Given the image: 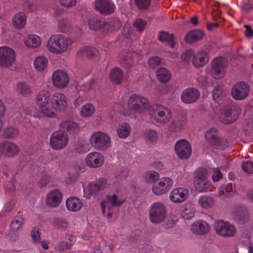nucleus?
<instances>
[{
  "label": "nucleus",
  "instance_id": "nucleus-57",
  "mask_svg": "<svg viewBox=\"0 0 253 253\" xmlns=\"http://www.w3.org/2000/svg\"><path fill=\"white\" fill-rule=\"evenodd\" d=\"M241 167L245 172L249 173H253V163L252 162L249 161L243 162Z\"/></svg>",
  "mask_w": 253,
  "mask_h": 253
},
{
  "label": "nucleus",
  "instance_id": "nucleus-45",
  "mask_svg": "<svg viewBox=\"0 0 253 253\" xmlns=\"http://www.w3.org/2000/svg\"><path fill=\"white\" fill-rule=\"evenodd\" d=\"M195 210L191 205H187L182 211V216L186 219H190L194 215Z\"/></svg>",
  "mask_w": 253,
  "mask_h": 253
},
{
  "label": "nucleus",
  "instance_id": "nucleus-50",
  "mask_svg": "<svg viewBox=\"0 0 253 253\" xmlns=\"http://www.w3.org/2000/svg\"><path fill=\"white\" fill-rule=\"evenodd\" d=\"M133 64V60L131 53H127L122 59L121 62L122 66L123 67L127 68L130 67Z\"/></svg>",
  "mask_w": 253,
  "mask_h": 253
},
{
  "label": "nucleus",
  "instance_id": "nucleus-48",
  "mask_svg": "<svg viewBox=\"0 0 253 253\" xmlns=\"http://www.w3.org/2000/svg\"><path fill=\"white\" fill-rule=\"evenodd\" d=\"M18 134V129L14 127H8L5 129L4 135L7 138H14Z\"/></svg>",
  "mask_w": 253,
  "mask_h": 253
},
{
  "label": "nucleus",
  "instance_id": "nucleus-14",
  "mask_svg": "<svg viewBox=\"0 0 253 253\" xmlns=\"http://www.w3.org/2000/svg\"><path fill=\"white\" fill-rule=\"evenodd\" d=\"M175 150L177 156L181 160L187 159L192 153L190 144L185 139H181L176 142Z\"/></svg>",
  "mask_w": 253,
  "mask_h": 253
},
{
  "label": "nucleus",
  "instance_id": "nucleus-4",
  "mask_svg": "<svg viewBox=\"0 0 253 253\" xmlns=\"http://www.w3.org/2000/svg\"><path fill=\"white\" fill-rule=\"evenodd\" d=\"M167 216V209L164 205L159 202L154 203L149 210V218L154 223H160Z\"/></svg>",
  "mask_w": 253,
  "mask_h": 253
},
{
  "label": "nucleus",
  "instance_id": "nucleus-39",
  "mask_svg": "<svg viewBox=\"0 0 253 253\" xmlns=\"http://www.w3.org/2000/svg\"><path fill=\"white\" fill-rule=\"evenodd\" d=\"M41 43L39 37L36 35H30L25 41L26 45L30 47L35 48L39 47Z\"/></svg>",
  "mask_w": 253,
  "mask_h": 253
},
{
  "label": "nucleus",
  "instance_id": "nucleus-10",
  "mask_svg": "<svg viewBox=\"0 0 253 253\" xmlns=\"http://www.w3.org/2000/svg\"><path fill=\"white\" fill-rule=\"evenodd\" d=\"M205 137L208 143L216 149L223 150L227 146L226 139L219 137L214 128L208 130Z\"/></svg>",
  "mask_w": 253,
  "mask_h": 253
},
{
  "label": "nucleus",
  "instance_id": "nucleus-21",
  "mask_svg": "<svg viewBox=\"0 0 253 253\" xmlns=\"http://www.w3.org/2000/svg\"><path fill=\"white\" fill-rule=\"evenodd\" d=\"M94 7L102 15H109L114 12V4L110 0H96Z\"/></svg>",
  "mask_w": 253,
  "mask_h": 253
},
{
  "label": "nucleus",
  "instance_id": "nucleus-51",
  "mask_svg": "<svg viewBox=\"0 0 253 253\" xmlns=\"http://www.w3.org/2000/svg\"><path fill=\"white\" fill-rule=\"evenodd\" d=\"M68 225L67 221L63 218H56L53 222V226L58 229L65 228Z\"/></svg>",
  "mask_w": 253,
  "mask_h": 253
},
{
  "label": "nucleus",
  "instance_id": "nucleus-49",
  "mask_svg": "<svg viewBox=\"0 0 253 253\" xmlns=\"http://www.w3.org/2000/svg\"><path fill=\"white\" fill-rule=\"evenodd\" d=\"M145 135L147 141L149 142H154L157 141L158 135L156 131L153 129L146 130L145 132Z\"/></svg>",
  "mask_w": 253,
  "mask_h": 253
},
{
  "label": "nucleus",
  "instance_id": "nucleus-43",
  "mask_svg": "<svg viewBox=\"0 0 253 253\" xmlns=\"http://www.w3.org/2000/svg\"><path fill=\"white\" fill-rule=\"evenodd\" d=\"M95 111L93 105L90 103L83 106L81 110V114L83 117L91 116Z\"/></svg>",
  "mask_w": 253,
  "mask_h": 253
},
{
  "label": "nucleus",
  "instance_id": "nucleus-16",
  "mask_svg": "<svg viewBox=\"0 0 253 253\" xmlns=\"http://www.w3.org/2000/svg\"><path fill=\"white\" fill-rule=\"evenodd\" d=\"M173 183V180L170 178L163 177L160 181L153 186L152 191L157 195L164 194L171 188Z\"/></svg>",
  "mask_w": 253,
  "mask_h": 253
},
{
  "label": "nucleus",
  "instance_id": "nucleus-20",
  "mask_svg": "<svg viewBox=\"0 0 253 253\" xmlns=\"http://www.w3.org/2000/svg\"><path fill=\"white\" fill-rule=\"evenodd\" d=\"M189 195L188 190L183 187L176 188L170 193L169 199L174 203H180L184 201Z\"/></svg>",
  "mask_w": 253,
  "mask_h": 253
},
{
  "label": "nucleus",
  "instance_id": "nucleus-5",
  "mask_svg": "<svg viewBox=\"0 0 253 253\" xmlns=\"http://www.w3.org/2000/svg\"><path fill=\"white\" fill-rule=\"evenodd\" d=\"M91 145L98 150H104L108 148L111 144L109 136L102 132L93 133L90 137Z\"/></svg>",
  "mask_w": 253,
  "mask_h": 253
},
{
  "label": "nucleus",
  "instance_id": "nucleus-36",
  "mask_svg": "<svg viewBox=\"0 0 253 253\" xmlns=\"http://www.w3.org/2000/svg\"><path fill=\"white\" fill-rule=\"evenodd\" d=\"M13 26L17 29H22L26 24V16L24 13L16 14L13 18Z\"/></svg>",
  "mask_w": 253,
  "mask_h": 253
},
{
  "label": "nucleus",
  "instance_id": "nucleus-61",
  "mask_svg": "<svg viewBox=\"0 0 253 253\" xmlns=\"http://www.w3.org/2000/svg\"><path fill=\"white\" fill-rule=\"evenodd\" d=\"M31 236L34 243L38 244L41 241V233L39 230H36V228H33L31 231Z\"/></svg>",
  "mask_w": 253,
  "mask_h": 253
},
{
  "label": "nucleus",
  "instance_id": "nucleus-24",
  "mask_svg": "<svg viewBox=\"0 0 253 253\" xmlns=\"http://www.w3.org/2000/svg\"><path fill=\"white\" fill-rule=\"evenodd\" d=\"M86 164L90 167H100L104 162L102 155L98 152H92L86 156Z\"/></svg>",
  "mask_w": 253,
  "mask_h": 253
},
{
  "label": "nucleus",
  "instance_id": "nucleus-60",
  "mask_svg": "<svg viewBox=\"0 0 253 253\" xmlns=\"http://www.w3.org/2000/svg\"><path fill=\"white\" fill-rule=\"evenodd\" d=\"M73 245L72 243L61 242L56 245V248L59 252H61L66 250L71 249Z\"/></svg>",
  "mask_w": 253,
  "mask_h": 253
},
{
  "label": "nucleus",
  "instance_id": "nucleus-41",
  "mask_svg": "<svg viewBox=\"0 0 253 253\" xmlns=\"http://www.w3.org/2000/svg\"><path fill=\"white\" fill-rule=\"evenodd\" d=\"M213 199L208 196H202L198 200L199 205L205 209L211 208L213 205Z\"/></svg>",
  "mask_w": 253,
  "mask_h": 253
},
{
  "label": "nucleus",
  "instance_id": "nucleus-62",
  "mask_svg": "<svg viewBox=\"0 0 253 253\" xmlns=\"http://www.w3.org/2000/svg\"><path fill=\"white\" fill-rule=\"evenodd\" d=\"M222 88L220 85H216L212 90V96L213 99L216 101L217 100L222 93Z\"/></svg>",
  "mask_w": 253,
  "mask_h": 253
},
{
  "label": "nucleus",
  "instance_id": "nucleus-64",
  "mask_svg": "<svg viewBox=\"0 0 253 253\" xmlns=\"http://www.w3.org/2000/svg\"><path fill=\"white\" fill-rule=\"evenodd\" d=\"M107 198L111 202L112 205L114 207L121 206L123 204L120 200L118 199L117 196L115 194L111 197L107 196Z\"/></svg>",
  "mask_w": 253,
  "mask_h": 253
},
{
  "label": "nucleus",
  "instance_id": "nucleus-40",
  "mask_svg": "<svg viewBox=\"0 0 253 253\" xmlns=\"http://www.w3.org/2000/svg\"><path fill=\"white\" fill-rule=\"evenodd\" d=\"M17 90L19 93L23 96H27L32 93L30 86L25 82H20L18 84Z\"/></svg>",
  "mask_w": 253,
  "mask_h": 253
},
{
  "label": "nucleus",
  "instance_id": "nucleus-23",
  "mask_svg": "<svg viewBox=\"0 0 253 253\" xmlns=\"http://www.w3.org/2000/svg\"><path fill=\"white\" fill-rule=\"evenodd\" d=\"M62 194L58 189H55L49 192L46 197L47 205L50 207L55 208L61 202Z\"/></svg>",
  "mask_w": 253,
  "mask_h": 253
},
{
  "label": "nucleus",
  "instance_id": "nucleus-33",
  "mask_svg": "<svg viewBox=\"0 0 253 253\" xmlns=\"http://www.w3.org/2000/svg\"><path fill=\"white\" fill-rule=\"evenodd\" d=\"M235 218L240 224H244L248 220V213L244 208L239 207L235 212Z\"/></svg>",
  "mask_w": 253,
  "mask_h": 253
},
{
  "label": "nucleus",
  "instance_id": "nucleus-27",
  "mask_svg": "<svg viewBox=\"0 0 253 253\" xmlns=\"http://www.w3.org/2000/svg\"><path fill=\"white\" fill-rule=\"evenodd\" d=\"M107 185V181L104 178H100L96 181L93 182L88 185V191L91 195L98 193L102 190Z\"/></svg>",
  "mask_w": 253,
  "mask_h": 253
},
{
  "label": "nucleus",
  "instance_id": "nucleus-38",
  "mask_svg": "<svg viewBox=\"0 0 253 253\" xmlns=\"http://www.w3.org/2000/svg\"><path fill=\"white\" fill-rule=\"evenodd\" d=\"M123 77V73L120 68L112 69L110 73V78L112 81L116 84L121 83Z\"/></svg>",
  "mask_w": 253,
  "mask_h": 253
},
{
  "label": "nucleus",
  "instance_id": "nucleus-9",
  "mask_svg": "<svg viewBox=\"0 0 253 253\" xmlns=\"http://www.w3.org/2000/svg\"><path fill=\"white\" fill-rule=\"evenodd\" d=\"M205 137L208 143L216 149L223 150L227 146L226 139L219 137L214 128L208 130Z\"/></svg>",
  "mask_w": 253,
  "mask_h": 253
},
{
  "label": "nucleus",
  "instance_id": "nucleus-56",
  "mask_svg": "<svg viewBox=\"0 0 253 253\" xmlns=\"http://www.w3.org/2000/svg\"><path fill=\"white\" fill-rule=\"evenodd\" d=\"M59 28L63 33H66L70 29V23L68 19H63L59 22Z\"/></svg>",
  "mask_w": 253,
  "mask_h": 253
},
{
  "label": "nucleus",
  "instance_id": "nucleus-3",
  "mask_svg": "<svg viewBox=\"0 0 253 253\" xmlns=\"http://www.w3.org/2000/svg\"><path fill=\"white\" fill-rule=\"evenodd\" d=\"M68 42L67 38L62 35L52 36L49 39L47 47L52 52L59 54L65 51L68 47Z\"/></svg>",
  "mask_w": 253,
  "mask_h": 253
},
{
  "label": "nucleus",
  "instance_id": "nucleus-18",
  "mask_svg": "<svg viewBox=\"0 0 253 253\" xmlns=\"http://www.w3.org/2000/svg\"><path fill=\"white\" fill-rule=\"evenodd\" d=\"M52 79L54 85L60 88L66 87L69 81L67 73L65 71L60 70H58L53 73Z\"/></svg>",
  "mask_w": 253,
  "mask_h": 253
},
{
  "label": "nucleus",
  "instance_id": "nucleus-32",
  "mask_svg": "<svg viewBox=\"0 0 253 253\" xmlns=\"http://www.w3.org/2000/svg\"><path fill=\"white\" fill-rule=\"evenodd\" d=\"M219 190L221 194L226 197L233 196L236 191L234 184L232 183L222 184Z\"/></svg>",
  "mask_w": 253,
  "mask_h": 253
},
{
  "label": "nucleus",
  "instance_id": "nucleus-26",
  "mask_svg": "<svg viewBox=\"0 0 253 253\" xmlns=\"http://www.w3.org/2000/svg\"><path fill=\"white\" fill-rule=\"evenodd\" d=\"M205 35L204 32L199 29L189 31L185 36L184 41L186 43H193L201 40Z\"/></svg>",
  "mask_w": 253,
  "mask_h": 253
},
{
  "label": "nucleus",
  "instance_id": "nucleus-11",
  "mask_svg": "<svg viewBox=\"0 0 253 253\" xmlns=\"http://www.w3.org/2000/svg\"><path fill=\"white\" fill-rule=\"evenodd\" d=\"M226 61L222 57L214 58L211 62V76L215 79L222 78L226 73Z\"/></svg>",
  "mask_w": 253,
  "mask_h": 253
},
{
  "label": "nucleus",
  "instance_id": "nucleus-12",
  "mask_svg": "<svg viewBox=\"0 0 253 253\" xmlns=\"http://www.w3.org/2000/svg\"><path fill=\"white\" fill-rule=\"evenodd\" d=\"M239 109L233 104H228L225 108L224 113L220 117V121L224 124H230L234 122L238 118Z\"/></svg>",
  "mask_w": 253,
  "mask_h": 253
},
{
  "label": "nucleus",
  "instance_id": "nucleus-35",
  "mask_svg": "<svg viewBox=\"0 0 253 253\" xmlns=\"http://www.w3.org/2000/svg\"><path fill=\"white\" fill-rule=\"evenodd\" d=\"M158 79L162 83H166L169 80L171 77L170 72L166 68H160L156 71Z\"/></svg>",
  "mask_w": 253,
  "mask_h": 253
},
{
  "label": "nucleus",
  "instance_id": "nucleus-15",
  "mask_svg": "<svg viewBox=\"0 0 253 253\" xmlns=\"http://www.w3.org/2000/svg\"><path fill=\"white\" fill-rule=\"evenodd\" d=\"M250 86L245 83L240 82L233 85L231 90V95L236 100H243L248 95Z\"/></svg>",
  "mask_w": 253,
  "mask_h": 253
},
{
  "label": "nucleus",
  "instance_id": "nucleus-63",
  "mask_svg": "<svg viewBox=\"0 0 253 253\" xmlns=\"http://www.w3.org/2000/svg\"><path fill=\"white\" fill-rule=\"evenodd\" d=\"M182 127V122L179 120H173L170 126L171 129L174 131L180 130Z\"/></svg>",
  "mask_w": 253,
  "mask_h": 253
},
{
  "label": "nucleus",
  "instance_id": "nucleus-37",
  "mask_svg": "<svg viewBox=\"0 0 253 253\" xmlns=\"http://www.w3.org/2000/svg\"><path fill=\"white\" fill-rule=\"evenodd\" d=\"M130 127L129 125L123 123L120 125L117 129V133L119 137L121 138H126L130 134Z\"/></svg>",
  "mask_w": 253,
  "mask_h": 253
},
{
  "label": "nucleus",
  "instance_id": "nucleus-28",
  "mask_svg": "<svg viewBox=\"0 0 253 253\" xmlns=\"http://www.w3.org/2000/svg\"><path fill=\"white\" fill-rule=\"evenodd\" d=\"M61 130L64 131L69 132L70 134H75L78 133L80 130L79 125L73 121H66L60 125Z\"/></svg>",
  "mask_w": 253,
  "mask_h": 253
},
{
  "label": "nucleus",
  "instance_id": "nucleus-55",
  "mask_svg": "<svg viewBox=\"0 0 253 253\" xmlns=\"http://www.w3.org/2000/svg\"><path fill=\"white\" fill-rule=\"evenodd\" d=\"M147 25V22L141 18L137 19L133 23V25L139 32L143 31Z\"/></svg>",
  "mask_w": 253,
  "mask_h": 253
},
{
  "label": "nucleus",
  "instance_id": "nucleus-53",
  "mask_svg": "<svg viewBox=\"0 0 253 253\" xmlns=\"http://www.w3.org/2000/svg\"><path fill=\"white\" fill-rule=\"evenodd\" d=\"M146 176L147 180L150 183L155 182L160 178L159 174L155 171H149Z\"/></svg>",
  "mask_w": 253,
  "mask_h": 253
},
{
  "label": "nucleus",
  "instance_id": "nucleus-25",
  "mask_svg": "<svg viewBox=\"0 0 253 253\" xmlns=\"http://www.w3.org/2000/svg\"><path fill=\"white\" fill-rule=\"evenodd\" d=\"M210 230V225L204 220H199L194 222L191 227V230L193 233L200 235L207 234Z\"/></svg>",
  "mask_w": 253,
  "mask_h": 253
},
{
  "label": "nucleus",
  "instance_id": "nucleus-46",
  "mask_svg": "<svg viewBox=\"0 0 253 253\" xmlns=\"http://www.w3.org/2000/svg\"><path fill=\"white\" fill-rule=\"evenodd\" d=\"M175 36L173 34H169L168 32H164L161 31L159 33L158 39L161 42H168L172 41V39H174Z\"/></svg>",
  "mask_w": 253,
  "mask_h": 253
},
{
  "label": "nucleus",
  "instance_id": "nucleus-42",
  "mask_svg": "<svg viewBox=\"0 0 253 253\" xmlns=\"http://www.w3.org/2000/svg\"><path fill=\"white\" fill-rule=\"evenodd\" d=\"M47 60L44 56H39L35 59L34 65L38 71H42L47 66Z\"/></svg>",
  "mask_w": 253,
  "mask_h": 253
},
{
  "label": "nucleus",
  "instance_id": "nucleus-31",
  "mask_svg": "<svg viewBox=\"0 0 253 253\" xmlns=\"http://www.w3.org/2000/svg\"><path fill=\"white\" fill-rule=\"evenodd\" d=\"M83 204L80 200L75 197H70L66 201V207L69 211H76L82 207Z\"/></svg>",
  "mask_w": 253,
  "mask_h": 253
},
{
  "label": "nucleus",
  "instance_id": "nucleus-47",
  "mask_svg": "<svg viewBox=\"0 0 253 253\" xmlns=\"http://www.w3.org/2000/svg\"><path fill=\"white\" fill-rule=\"evenodd\" d=\"M151 0H135L134 3L139 10L145 11L148 9Z\"/></svg>",
  "mask_w": 253,
  "mask_h": 253
},
{
  "label": "nucleus",
  "instance_id": "nucleus-1",
  "mask_svg": "<svg viewBox=\"0 0 253 253\" xmlns=\"http://www.w3.org/2000/svg\"><path fill=\"white\" fill-rule=\"evenodd\" d=\"M194 185L199 192H205L209 190L211 186V182L206 169L199 168L196 169L194 178Z\"/></svg>",
  "mask_w": 253,
  "mask_h": 253
},
{
  "label": "nucleus",
  "instance_id": "nucleus-6",
  "mask_svg": "<svg viewBox=\"0 0 253 253\" xmlns=\"http://www.w3.org/2000/svg\"><path fill=\"white\" fill-rule=\"evenodd\" d=\"M15 62V53L11 48L0 47V67L10 69Z\"/></svg>",
  "mask_w": 253,
  "mask_h": 253
},
{
  "label": "nucleus",
  "instance_id": "nucleus-19",
  "mask_svg": "<svg viewBox=\"0 0 253 253\" xmlns=\"http://www.w3.org/2000/svg\"><path fill=\"white\" fill-rule=\"evenodd\" d=\"M50 104L52 107L58 111H64L67 106L66 97L61 93H56L52 97L50 100Z\"/></svg>",
  "mask_w": 253,
  "mask_h": 253
},
{
  "label": "nucleus",
  "instance_id": "nucleus-29",
  "mask_svg": "<svg viewBox=\"0 0 253 253\" xmlns=\"http://www.w3.org/2000/svg\"><path fill=\"white\" fill-rule=\"evenodd\" d=\"M3 152L8 157H14L19 152V149L17 145L9 141L3 142Z\"/></svg>",
  "mask_w": 253,
  "mask_h": 253
},
{
  "label": "nucleus",
  "instance_id": "nucleus-34",
  "mask_svg": "<svg viewBox=\"0 0 253 253\" xmlns=\"http://www.w3.org/2000/svg\"><path fill=\"white\" fill-rule=\"evenodd\" d=\"M98 53L97 50L92 47H84L80 49L77 53V56L79 57H86L91 58Z\"/></svg>",
  "mask_w": 253,
  "mask_h": 253
},
{
  "label": "nucleus",
  "instance_id": "nucleus-44",
  "mask_svg": "<svg viewBox=\"0 0 253 253\" xmlns=\"http://www.w3.org/2000/svg\"><path fill=\"white\" fill-rule=\"evenodd\" d=\"M20 161V166L23 169H30L33 165V161H31L30 158L24 155H21L19 158Z\"/></svg>",
  "mask_w": 253,
  "mask_h": 253
},
{
  "label": "nucleus",
  "instance_id": "nucleus-22",
  "mask_svg": "<svg viewBox=\"0 0 253 253\" xmlns=\"http://www.w3.org/2000/svg\"><path fill=\"white\" fill-rule=\"evenodd\" d=\"M200 96V92L195 88L185 89L181 93V100L185 103L190 104L196 102Z\"/></svg>",
  "mask_w": 253,
  "mask_h": 253
},
{
  "label": "nucleus",
  "instance_id": "nucleus-30",
  "mask_svg": "<svg viewBox=\"0 0 253 253\" xmlns=\"http://www.w3.org/2000/svg\"><path fill=\"white\" fill-rule=\"evenodd\" d=\"M209 60L205 51H199L193 58V65L196 67L204 66Z\"/></svg>",
  "mask_w": 253,
  "mask_h": 253
},
{
  "label": "nucleus",
  "instance_id": "nucleus-2",
  "mask_svg": "<svg viewBox=\"0 0 253 253\" xmlns=\"http://www.w3.org/2000/svg\"><path fill=\"white\" fill-rule=\"evenodd\" d=\"M127 105L130 110L137 113H143L150 109L148 99L140 95H132L127 101Z\"/></svg>",
  "mask_w": 253,
  "mask_h": 253
},
{
  "label": "nucleus",
  "instance_id": "nucleus-17",
  "mask_svg": "<svg viewBox=\"0 0 253 253\" xmlns=\"http://www.w3.org/2000/svg\"><path fill=\"white\" fill-rule=\"evenodd\" d=\"M88 24L90 29L95 31L99 30L102 28L107 31L111 30L113 29L112 25L111 24L107 22L99 16L90 18L88 21Z\"/></svg>",
  "mask_w": 253,
  "mask_h": 253
},
{
  "label": "nucleus",
  "instance_id": "nucleus-52",
  "mask_svg": "<svg viewBox=\"0 0 253 253\" xmlns=\"http://www.w3.org/2000/svg\"><path fill=\"white\" fill-rule=\"evenodd\" d=\"M156 113H157L158 116L161 118H158L157 117H154V119L158 122L160 123H166L169 121V119L168 118V117H166L165 118H164V117L165 116L166 113L165 112L164 110H160V108H159L158 110L156 109Z\"/></svg>",
  "mask_w": 253,
  "mask_h": 253
},
{
  "label": "nucleus",
  "instance_id": "nucleus-58",
  "mask_svg": "<svg viewBox=\"0 0 253 253\" xmlns=\"http://www.w3.org/2000/svg\"><path fill=\"white\" fill-rule=\"evenodd\" d=\"M148 63L150 68L155 69L160 65L161 59L158 56L151 57L149 59Z\"/></svg>",
  "mask_w": 253,
  "mask_h": 253
},
{
  "label": "nucleus",
  "instance_id": "nucleus-13",
  "mask_svg": "<svg viewBox=\"0 0 253 253\" xmlns=\"http://www.w3.org/2000/svg\"><path fill=\"white\" fill-rule=\"evenodd\" d=\"M215 228L217 234L224 237H233L236 232V228L234 225L223 220L216 222Z\"/></svg>",
  "mask_w": 253,
  "mask_h": 253
},
{
  "label": "nucleus",
  "instance_id": "nucleus-7",
  "mask_svg": "<svg viewBox=\"0 0 253 253\" xmlns=\"http://www.w3.org/2000/svg\"><path fill=\"white\" fill-rule=\"evenodd\" d=\"M50 100H51L50 93L47 90L41 91L37 95V102L41 107L42 117L48 118L53 117L54 113L46 107V105L48 104Z\"/></svg>",
  "mask_w": 253,
  "mask_h": 253
},
{
  "label": "nucleus",
  "instance_id": "nucleus-8",
  "mask_svg": "<svg viewBox=\"0 0 253 253\" xmlns=\"http://www.w3.org/2000/svg\"><path fill=\"white\" fill-rule=\"evenodd\" d=\"M68 141L67 132L60 130L52 133L50 139V144L54 150H60L66 146Z\"/></svg>",
  "mask_w": 253,
  "mask_h": 253
},
{
  "label": "nucleus",
  "instance_id": "nucleus-59",
  "mask_svg": "<svg viewBox=\"0 0 253 253\" xmlns=\"http://www.w3.org/2000/svg\"><path fill=\"white\" fill-rule=\"evenodd\" d=\"M23 223V219L21 217L15 218L11 223V227L12 230L16 231L18 230Z\"/></svg>",
  "mask_w": 253,
  "mask_h": 253
},
{
  "label": "nucleus",
  "instance_id": "nucleus-54",
  "mask_svg": "<svg viewBox=\"0 0 253 253\" xmlns=\"http://www.w3.org/2000/svg\"><path fill=\"white\" fill-rule=\"evenodd\" d=\"M194 56L195 55L194 54L193 50H187L182 54L181 59L182 61L186 62H188L192 60V63H193V58Z\"/></svg>",
  "mask_w": 253,
  "mask_h": 253
}]
</instances>
